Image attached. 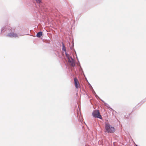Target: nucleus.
I'll use <instances>...</instances> for the list:
<instances>
[{"label":"nucleus","instance_id":"nucleus-1","mask_svg":"<svg viewBox=\"0 0 146 146\" xmlns=\"http://www.w3.org/2000/svg\"><path fill=\"white\" fill-rule=\"evenodd\" d=\"M105 128L106 131L108 133H113L115 131V128L108 123L105 124Z\"/></svg>","mask_w":146,"mask_h":146},{"label":"nucleus","instance_id":"nucleus-2","mask_svg":"<svg viewBox=\"0 0 146 146\" xmlns=\"http://www.w3.org/2000/svg\"><path fill=\"white\" fill-rule=\"evenodd\" d=\"M92 115L93 116L95 117L100 118L102 119V117L100 115L99 111L98 110H95L93 111Z\"/></svg>","mask_w":146,"mask_h":146},{"label":"nucleus","instance_id":"nucleus-3","mask_svg":"<svg viewBox=\"0 0 146 146\" xmlns=\"http://www.w3.org/2000/svg\"><path fill=\"white\" fill-rule=\"evenodd\" d=\"M74 84L76 88V89H78L80 87V86L79 82L77 78L76 77L74 78Z\"/></svg>","mask_w":146,"mask_h":146},{"label":"nucleus","instance_id":"nucleus-4","mask_svg":"<svg viewBox=\"0 0 146 146\" xmlns=\"http://www.w3.org/2000/svg\"><path fill=\"white\" fill-rule=\"evenodd\" d=\"M68 59V62L70 64L71 66H73L75 65V63L74 60L71 57L69 58Z\"/></svg>","mask_w":146,"mask_h":146},{"label":"nucleus","instance_id":"nucleus-5","mask_svg":"<svg viewBox=\"0 0 146 146\" xmlns=\"http://www.w3.org/2000/svg\"><path fill=\"white\" fill-rule=\"evenodd\" d=\"M8 36L10 37H18L17 35V34L14 33H9L7 35Z\"/></svg>","mask_w":146,"mask_h":146},{"label":"nucleus","instance_id":"nucleus-6","mask_svg":"<svg viewBox=\"0 0 146 146\" xmlns=\"http://www.w3.org/2000/svg\"><path fill=\"white\" fill-rule=\"evenodd\" d=\"M42 32H40L37 33L36 36L37 37H40L42 35Z\"/></svg>","mask_w":146,"mask_h":146},{"label":"nucleus","instance_id":"nucleus-7","mask_svg":"<svg viewBox=\"0 0 146 146\" xmlns=\"http://www.w3.org/2000/svg\"><path fill=\"white\" fill-rule=\"evenodd\" d=\"M62 50H63L66 51V48L65 47V46L64 45V44H62Z\"/></svg>","mask_w":146,"mask_h":146},{"label":"nucleus","instance_id":"nucleus-8","mask_svg":"<svg viewBox=\"0 0 146 146\" xmlns=\"http://www.w3.org/2000/svg\"><path fill=\"white\" fill-rule=\"evenodd\" d=\"M36 1L38 3H40L41 2V0H36Z\"/></svg>","mask_w":146,"mask_h":146},{"label":"nucleus","instance_id":"nucleus-9","mask_svg":"<svg viewBox=\"0 0 146 146\" xmlns=\"http://www.w3.org/2000/svg\"><path fill=\"white\" fill-rule=\"evenodd\" d=\"M66 57L68 59L69 58H70L71 57L67 53H66Z\"/></svg>","mask_w":146,"mask_h":146},{"label":"nucleus","instance_id":"nucleus-10","mask_svg":"<svg viewBox=\"0 0 146 146\" xmlns=\"http://www.w3.org/2000/svg\"><path fill=\"white\" fill-rule=\"evenodd\" d=\"M130 113H129V114H128V116L127 117H129V116H130Z\"/></svg>","mask_w":146,"mask_h":146},{"label":"nucleus","instance_id":"nucleus-11","mask_svg":"<svg viewBox=\"0 0 146 146\" xmlns=\"http://www.w3.org/2000/svg\"><path fill=\"white\" fill-rule=\"evenodd\" d=\"M136 146H138L137 145H136Z\"/></svg>","mask_w":146,"mask_h":146}]
</instances>
